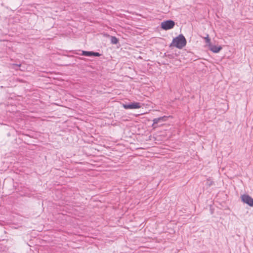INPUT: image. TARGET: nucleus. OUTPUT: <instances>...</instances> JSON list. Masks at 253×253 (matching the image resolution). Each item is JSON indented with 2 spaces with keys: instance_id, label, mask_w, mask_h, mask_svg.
<instances>
[{
  "instance_id": "obj_1",
  "label": "nucleus",
  "mask_w": 253,
  "mask_h": 253,
  "mask_svg": "<svg viewBox=\"0 0 253 253\" xmlns=\"http://www.w3.org/2000/svg\"><path fill=\"white\" fill-rule=\"evenodd\" d=\"M186 40L182 35H179L172 40V44L179 49H181L186 44Z\"/></svg>"
},
{
  "instance_id": "obj_2",
  "label": "nucleus",
  "mask_w": 253,
  "mask_h": 253,
  "mask_svg": "<svg viewBox=\"0 0 253 253\" xmlns=\"http://www.w3.org/2000/svg\"><path fill=\"white\" fill-rule=\"evenodd\" d=\"M175 22L171 20L164 21L161 24V28L165 30L171 29L173 28Z\"/></svg>"
},
{
  "instance_id": "obj_3",
  "label": "nucleus",
  "mask_w": 253,
  "mask_h": 253,
  "mask_svg": "<svg viewBox=\"0 0 253 253\" xmlns=\"http://www.w3.org/2000/svg\"><path fill=\"white\" fill-rule=\"evenodd\" d=\"M123 107L126 109H138L141 107L140 103L139 102H131L129 104H123Z\"/></svg>"
},
{
  "instance_id": "obj_4",
  "label": "nucleus",
  "mask_w": 253,
  "mask_h": 253,
  "mask_svg": "<svg viewBox=\"0 0 253 253\" xmlns=\"http://www.w3.org/2000/svg\"><path fill=\"white\" fill-rule=\"evenodd\" d=\"M242 201L247 204L250 206H253V199L248 195H244L242 196Z\"/></svg>"
},
{
  "instance_id": "obj_5",
  "label": "nucleus",
  "mask_w": 253,
  "mask_h": 253,
  "mask_svg": "<svg viewBox=\"0 0 253 253\" xmlns=\"http://www.w3.org/2000/svg\"><path fill=\"white\" fill-rule=\"evenodd\" d=\"M209 46L210 50L214 53H218L222 49L221 46H216L210 44Z\"/></svg>"
},
{
  "instance_id": "obj_6",
  "label": "nucleus",
  "mask_w": 253,
  "mask_h": 253,
  "mask_svg": "<svg viewBox=\"0 0 253 253\" xmlns=\"http://www.w3.org/2000/svg\"><path fill=\"white\" fill-rule=\"evenodd\" d=\"M166 120H167V117H166V116H163V117H159L158 118H155L153 120V124L152 125V126L154 127H156L155 125L157 124L158 123H159L160 122L166 121Z\"/></svg>"
},
{
  "instance_id": "obj_7",
  "label": "nucleus",
  "mask_w": 253,
  "mask_h": 253,
  "mask_svg": "<svg viewBox=\"0 0 253 253\" xmlns=\"http://www.w3.org/2000/svg\"><path fill=\"white\" fill-rule=\"evenodd\" d=\"M92 51H82V55L85 56H91Z\"/></svg>"
},
{
  "instance_id": "obj_8",
  "label": "nucleus",
  "mask_w": 253,
  "mask_h": 253,
  "mask_svg": "<svg viewBox=\"0 0 253 253\" xmlns=\"http://www.w3.org/2000/svg\"><path fill=\"white\" fill-rule=\"evenodd\" d=\"M111 42L113 44H117L119 42V41L116 37L111 36Z\"/></svg>"
},
{
  "instance_id": "obj_9",
  "label": "nucleus",
  "mask_w": 253,
  "mask_h": 253,
  "mask_svg": "<svg viewBox=\"0 0 253 253\" xmlns=\"http://www.w3.org/2000/svg\"><path fill=\"white\" fill-rule=\"evenodd\" d=\"M205 39L206 40V42L208 44H210V39L209 38V35H207V37L205 38Z\"/></svg>"
},
{
  "instance_id": "obj_10",
  "label": "nucleus",
  "mask_w": 253,
  "mask_h": 253,
  "mask_svg": "<svg viewBox=\"0 0 253 253\" xmlns=\"http://www.w3.org/2000/svg\"><path fill=\"white\" fill-rule=\"evenodd\" d=\"M92 56H100V54L98 52H92Z\"/></svg>"
},
{
  "instance_id": "obj_11",
  "label": "nucleus",
  "mask_w": 253,
  "mask_h": 253,
  "mask_svg": "<svg viewBox=\"0 0 253 253\" xmlns=\"http://www.w3.org/2000/svg\"><path fill=\"white\" fill-rule=\"evenodd\" d=\"M212 181H210V180H208V182H207V183L209 185V186H211L212 184Z\"/></svg>"
},
{
  "instance_id": "obj_12",
  "label": "nucleus",
  "mask_w": 253,
  "mask_h": 253,
  "mask_svg": "<svg viewBox=\"0 0 253 253\" xmlns=\"http://www.w3.org/2000/svg\"><path fill=\"white\" fill-rule=\"evenodd\" d=\"M16 66H18V67H20V65H16Z\"/></svg>"
}]
</instances>
